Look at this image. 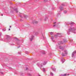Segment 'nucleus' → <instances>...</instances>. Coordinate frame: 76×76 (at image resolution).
<instances>
[{"label":"nucleus","mask_w":76,"mask_h":76,"mask_svg":"<svg viewBox=\"0 0 76 76\" xmlns=\"http://www.w3.org/2000/svg\"><path fill=\"white\" fill-rule=\"evenodd\" d=\"M59 48L60 49H61V50H64V48L63 47L60 46L59 47Z\"/></svg>","instance_id":"nucleus-1"},{"label":"nucleus","mask_w":76,"mask_h":76,"mask_svg":"<svg viewBox=\"0 0 76 76\" xmlns=\"http://www.w3.org/2000/svg\"><path fill=\"white\" fill-rule=\"evenodd\" d=\"M64 53H65V54H66V55H67V54H68V53H67V50H65L64 51Z\"/></svg>","instance_id":"nucleus-2"},{"label":"nucleus","mask_w":76,"mask_h":76,"mask_svg":"<svg viewBox=\"0 0 76 76\" xmlns=\"http://www.w3.org/2000/svg\"><path fill=\"white\" fill-rule=\"evenodd\" d=\"M34 38V36H32L30 38V41H32V39H33V38Z\"/></svg>","instance_id":"nucleus-3"},{"label":"nucleus","mask_w":76,"mask_h":76,"mask_svg":"<svg viewBox=\"0 0 76 76\" xmlns=\"http://www.w3.org/2000/svg\"><path fill=\"white\" fill-rule=\"evenodd\" d=\"M62 56H64V53H62Z\"/></svg>","instance_id":"nucleus-4"},{"label":"nucleus","mask_w":76,"mask_h":76,"mask_svg":"<svg viewBox=\"0 0 76 76\" xmlns=\"http://www.w3.org/2000/svg\"><path fill=\"white\" fill-rule=\"evenodd\" d=\"M63 9V7H61L60 9V10H62Z\"/></svg>","instance_id":"nucleus-5"},{"label":"nucleus","mask_w":76,"mask_h":76,"mask_svg":"<svg viewBox=\"0 0 76 76\" xmlns=\"http://www.w3.org/2000/svg\"><path fill=\"white\" fill-rule=\"evenodd\" d=\"M34 23H38V22L37 21H34Z\"/></svg>","instance_id":"nucleus-6"},{"label":"nucleus","mask_w":76,"mask_h":76,"mask_svg":"<svg viewBox=\"0 0 76 76\" xmlns=\"http://www.w3.org/2000/svg\"><path fill=\"white\" fill-rule=\"evenodd\" d=\"M50 75H52V76H53V73H52V72H51L50 73Z\"/></svg>","instance_id":"nucleus-7"},{"label":"nucleus","mask_w":76,"mask_h":76,"mask_svg":"<svg viewBox=\"0 0 76 76\" xmlns=\"http://www.w3.org/2000/svg\"><path fill=\"white\" fill-rule=\"evenodd\" d=\"M19 21H20V22H22V21H23V20H22V19H20L19 20Z\"/></svg>","instance_id":"nucleus-8"},{"label":"nucleus","mask_w":76,"mask_h":76,"mask_svg":"<svg viewBox=\"0 0 76 76\" xmlns=\"http://www.w3.org/2000/svg\"><path fill=\"white\" fill-rule=\"evenodd\" d=\"M15 12L16 13H18V10H16Z\"/></svg>","instance_id":"nucleus-9"},{"label":"nucleus","mask_w":76,"mask_h":76,"mask_svg":"<svg viewBox=\"0 0 76 76\" xmlns=\"http://www.w3.org/2000/svg\"><path fill=\"white\" fill-rule=\"evenodd\" d=\"M25 18H26H26H28V16H25Z\"/></svg>","instance_id":"nucleus-10"},{"label":"nucleus","mask_w":76,"mask_h":76,"mask_svg":"<svg viewBox=\"0 0 76 76\" xmlns=\"http://www.w3.org/2000/svg\"><path fill=\"white\" fill-rule=\"evenodd\" d=\"M28 70V68H26V70Z\"/></svg>","instance_id":"nucleus-11"},{"label":"nucleus","mask_w":76,"mask_h":76,"mask_svg":"<svg viewBox=\"0 0 76 76\" xmlns=\"http://www.w3.org/2000/svg\"><path fill=\"white\" fill-rule=\"evenodd\" d=\"M43 71H44V72H45V69H43Z\"/></svg>","instance_id":"nucleus-12"},{"label":"nucleus","mask_w":76,"mask_h":76,"mask_svg":"<svg viewBox=\"0 0 76 76\" xmlns=\"http://www.w3.org/2000/svg\"><path fill=\"white\" fill-rule=\"evenodd\" d=\"M64 13H66L67 11H64Z\"/></svg>","instance_id":"nucleus-13"},{"label":"nucleus","mask_w":76,"mask_h":76,"mask_svg":"<svg viewBox=\"0 0 76 76\" xmlns=\"http://www.w3.org/2000/svg\"><path fill=\"white\" fill-rule=\"evenodd\" d=\"M57 35H55V37H57Z\"/></svg>","instance_id":"nucleus-14"},{"label":"nucleus","mask_w":76,"mask_h":76,"mask_svg":"<svg viewBox=\"0 0 76 76\" xmlns=\"http://www.w3.org/2000/svg\"><path fill=\"white\" fill-rule=\"evenodd\" d=\"M66 74H64V76H66Z\"/></svg>","instance_id":"nucleus-15"},{"label":"nucleus","mask_w":76,"mask_h":76,"mask_svg":"<svg viewBox=\"0 0 76 76\" xmlns=\"http://www.w3.org/2000/svg\"><path fill=\"white\" fill-rule=\"evenodd\" d=\"M56 25H53V26H55Z\"/></svg>","instance_id":"nucleus-16"},{"label":"nucleus","mask_w":76,"mask_h":76,"mask_svg":"<svg viewBox=\"0 0 76 76\" xmlns=\"http://www.w3.org/2000/svg\"><path fill=\"white\" fill-rule=\"evenodd\" d=\"M54 23L55 24V23H56V22H55Z\"/></svg>","instance_id":"nucleus-17"},{"label":"nucleus","mask_w":76,"mask_h":76,"mask_svg":"<svg viewBox=\"0 0 76 76\" xmlns=\"http://www.w3.org/2000/svg\"><path fill=\"white\" fill-rule=\"evenodd\" d=\"M9 31H10V29H9Z\"/></svg>","instance_id":"nucleus-18"},{"label":"nucleus","mask_w":76,"mask_h":76,"mask_svg":"<svg viewBox=\"0 0 76 76\" xmlns=\"http://www.w3.org/2000/svg\"><path fill=\"white\" fill-rule=\"evenodd\" d=\"M10 28H11V26H10Z\"/></svg>","instance_id":"nucleus-19"},{"label":"nucleus","mask_w":76,"mask_h":76,"mask_svg":"<svg viewBox=\"0 0 76 76\" xmlns=\"http://www.w3.org/2000/svg\"><path fill=\"white\" fill-rule=\"evenodd\" d=\"M68 34H69V32H68Z\"/></svg>","instance_id":"nucleus-20"},{"label":"nucleus","mask_w":76,"mask_h":76,"mask_svg":"<svg viewBox=\"0 0 76 76\" xmlns=\"http://www.w3.org/2000/svg\"><path fill=\"white\" fill-rule=\"evenodd\" d=\"M2 16H3V14H2Z\"/></svg>","instance_id":"nucleus-21"}]
</instances>
